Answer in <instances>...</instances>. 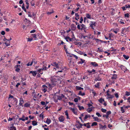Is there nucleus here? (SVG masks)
<instances>
[{
	"label": "nucleus",
	"mask_w": 130,
	"mask_h": 130,
	"mask_svg": "<svg viewBox=\"0 0 130 130\" xmlns=\"http://www.w3.org/2000/svg\"><path fill=\"white\" fill-rule=\"evenodd\" d=\"M61 83L60 81L58 79L57 77L54 76L51 81V83H48L47 85L50 88H52L56 85H58Z\"/></svg>",
	"instance_id": "1"
},
{
	"label": "nucleus",
	"mask_w": 130,
	"mask_h": 130,
	"mask_svg": "<svg viewBox=\"0 0 130 130\" xmlns=\"http://www.w3.org/2000/svg\"><path fill=\"white\" fill-rule=\"evenodd\" d=\"M96 22H95L90 21V26L91 27L92 29H94V28L93 27L95 26V24Z\"/></svg>",
	"instance_id": "2"
},
{
	"label": "nucleus",
	"mask_w": 130,
	"mask_h": 130,
	"mask_svg": "<svg viewBox=\"0 0 130 130\" xmlns=\"http://www.w3.org/2000/svg\"><path fill=\"white\" fill-rule=\"evenodd\" d=\"M51 65L55 67L57 69L59 68L58 64L56 62H54L52 63Z\"/></svg>",
	"instance_id": "3"
},
{
	"label": "nucleus",
	"mask_w": 130,
	"mask_h": 130,
	"mask_svg": "<svg viewBox=\"0 0 130 130\" xmlns=\"http://www.w3.org/2000/svg\"><path fill=\"white\" fill-rule=\"evenodd\" d=\"M64 118L63 116H61L58 118L59 121L61 122H63L64 120Z\"/></svg>",
	"instance_id": "4"
},
{
	"label": "nucleus",
	"mask_w": 130,
	"mask_h": 130,
	"mask_svg": "<svg viewBox=\"0 0 130 130\" xmlns=\"http://www.w3.org/2000/svg\"><path fill=\"white\" fill-rule=\"evenodd\" d=\"M20 100H19V105L20 106H23L22 104L24 102L23 99L22 98H20Z\"/></svg>",
	"instance_id": "5"
},
{
	"label": "nucleus",
	"mask_w": 130,
	"mask_h": 130,
	"mask_svg": "<svg viewBox=\"0 0 130 130\" xmlns=\"http://www.w3.org/2000/svg\"><path fill=\"white\" fill-rule=\"evenodd\" d=\"M57 96L58 97V99L59 100H61L64 97V96L63 94H61Z\"/></svg>",
	"instance_id": "6"
},
{
	"label": "nucleus",
	"mask_w": 130,
	"mask_h": 130,
	"mask_svg": "<svg viewBox=\"0 0 130 130\" xmlns=\"http://www.w3.org/2000/svg\"><path fill=\"white\" fill-rule=\"evenodd\" d=\"M29 74H32V76L35 77L36 75L37 72L36 71H30L29 72Z\"/></svg>",
	"instance_id": "7"
},
{
	"label": "nucleus",
	"mask_w": 130,
	"mask_h": 130,
	"mask_svg": "<svg viewBox=\"0 0 130 130\" xmlns=\"http://www.w3.org/2000/svg\"><path fill=\"white\" fill-rule=\"evenodd\" d=\"M95 70L94 69H93L91 71H90L89 70H88L87 71V72L89 73V75H90V74H95Z\"/></svg>",
	"instance_id": "8"
},
{
	"label": "nucleus",
	"mask_w": 130,
	"mask_h": 130,
	"mask_svg": "<svg viewBox=\"0 0 130 130\" xmlns=\"http://www.w3.org/2000/svg\"><path fill=\"white\" fill-rule=\"evenodd\" d=\"M71 29L73 31L75 30L76 28V25L73 24L71 25Z\"/></svg>",
	"instance_id": "9"
},
{
	"label": "nucleus",
	"mask_w": 130,
	"mask_h": 130,
	"mask_svg": "<svg viewBox=\"0 0 130 130\" xmlns=\"http://www.w3.org/2000/svg\"><path fill=\"white\" fill-rule=\"evenodd\" d=\"M90 64L94 67H96L98 66V64L95 62H90Z\"/></svg>",
	"instance_id": "10"
},
{
	"label": "nucleus",
	"mask_w": 130,
	"mask_h": 130,
	"mask_svg": "<svg viewBox=\"0 0 130 130\" xmlns=\"http://www.w3.org/2000/svg\"><path fill=\"white\" fill-rule=\"evenodd\" d=\"M99 128L100 129H105L107 127V126L106 125H104V126H103L102 125L100 124H99Z\"/></svg>",
	"instance_id": "11"
},
{
	"label": "nucleus",
	"mask_w": 130,
	"mask_h": 130,
	"mask_svg": "<svg viewBox=\"0 0 130 130\" xmlns=\"http://www.w3.org/2000/svg\"><path fill=\"white\" fill-rule=\"evenodd\" d=\"M80 61H79L78 62L77 64H82L83 63H84L85 60H83L82 59H80Z\"/></svg>",
	"instance_id": "12"
},
{
	"label": "nucleus",
	"mask_w": 130,
	"mask_h": 130,
	"mask_svg": "<svg viewBox=\"0 0 130 130\" xmlns=\"http://www.w3.org/2000/svg\"><path fill=\"white\" fill-rule=\"evenodd\" d=\"M19 67H20V65H18V64L17 65L15 66V67L16 68V69H15V71L17 72H19L20 71V68H19Z\"/></svg>",
	"instance_id": "13"
},
{
	"label": "nucleus",
	"mask_w": 130,
	"mask_h": 130,
	"mask_svg": "<svg viewBox=\"0 0 130 130\" xmlns=\"http://www.w3.org/2000/svg\"><path fill=\"white\" fill-rule=\"evenodd\" d=\"M127 30V29L126 28H124V29L123 28V29L121 31V33L122 34H123L126 35V32Z\"/></svg>",
	"instance_id": "14"
},
{
	"label": "nucleus",
	"mask_w": 130,
	"mask_h": 130,
	"mask_svg": "<svg viewBox=\"0 0 130 130\" xmlns=\"http://www.w3.org/2000/svg\"><path fill=\"white\" fill-rule=\"evenodd\" d=\"M70 109L72 110V112L74 113V114L76 115H77V112L75 111V109L74 108H71Z\"/></svg>",
	"instance_id": "15"
},
{
	"label": "nucleus",
	"mask_w": 130,
	"mask_h": 130,
	"mask_svg": "<svg viewBox=\"0 0 130 130\" xmlns=\"http://www.w3.org/2000/svg\"><path fill=\"white\" fill-rule=\"evenodd\" d=\"M117 78V76L116 74H113L112 75V76L111 77L112 79H116Z\"/></svg>",
	"instance_id": "16"
},
{
	"label": "nucleus",
	"mask_w": 130,
	"mask_h": 130,
	"mask_svg": "<svg viewBox=\"0 0 130 130\" xmlns=\"http://www.w3.org/2000/svg\"><path fill=\"white\" fill-rule=\"evenodd\" d=\"M75 19L77 20H78L79 19V15L77 13H76L75 14Z\"/></svg>",
	"instance_id": "17"
},
{
	"label": "nucleus",
	"mask_w": 130,
	"mask_h": 130,
	"mask_svg": "<svg viewBox=\"0 0 130 130\" xmlns=\"http://www.w3.org/2000/svg\"><path fill=\"white\" fill-rule=\"evenodd\" d=\"M51 122V121L50 119L48 118L45 122L48 124H49Z\"/></svg>",
	"instance_id": "18"
},
{
	"label": "nucleus",
	"mask_w": 130,
	"mask_h": 130,
	"mask_svg": "<svg viewBox=\"0 0 130 130\" xmlns=\"http://www.w3.org/2000/svg\"><path fill=\"white\" fill-rule=\"evenodd\" d=\"M93 119H94V120L95 121L99 122L101 121V120L100 119H99L98 117H94Z\"/></svg>",
	"instance_id": "19"
},
{
	"label": "nucleus",
	"mask_w": 130,
	"mask_h": 130,
	"mask_svg": "<svg viewBox=\"0 0 130 130\" xmlns=\"http://www.w3.org/2000/svg\"><path fill=\"white\" fill-rule=\"evenodd\" d=\"M41 70L43 71V70H46L48 68L46 66H45V65H44L43 67L42 68H40Z\"/></svg>",
	"instance_id": "20"
},
{
	"label": "nucleus",
	"mask_w": 130,
	"mask_h": 130,
	"mask_svg": "<svg viewBox=\"0 0 130 130\" xmlns=\"http://www.w3.org/2000/svg\"><path fill=\"white\" fill-rule=\"evenodd\" d=\"M41 70L40 68L38 69L37 70V71L38 73H40L41 74H43V72Z\"/></svg>",
	"instance_id": "21"
},
{
	"label": "nucleus",
	"mask_w": 130,
	"mask_h": 130,
	"mask_svg": "<svg viewBox=\"0 0 130 130\" xmlns=\"http://www.w3.org/2000/svg\"><path fill=\"white\" fill-rule=\"evenodd\" d=\"M98 101L101 103H103V102H105L104 99L102 98H101L99 99L98 100Z\"/></svg>",
	"instance_id": "22"
},
{
	"label": "nucleus",
	"mask_w": 130,
	"mask_h": 130,
	"mask_svg": "<svg viewBox=\"0 0 130 130\" xmlns=\"http://www.w3.org/2000/svg\"><path fill=\"white\" fill-rule=\"evenodd\" d=\"M76 90H83L84 88H83L79 86H77L76 87Z\"/></svg>",
	"instance_id": "23"
},
{
	"label": "nucleus",
	"mask_w": 130,
	"mask_h": 130,
	"mask_svg": "<svg viewBox=\"0 0 130 130\" xmlns=\"http://www.w3.org/2000/svg\"><path fill=\"white\" fill-rule=\"evenodd\" d=\"M32 125L33 126H36L37 125V123L36 121H32Z\"/></svg>",
	"instance_id": "24"
},
{
	"label": "nucleus",
	"mask_w": 130,
	"mask_h": 130,
	"mask_svg": "<svg viewBox=\"0 0 130 130\" xmlns=\"http://www.w3.org/2000/svg\"><path fill=\"white\" fill-rule=\"evenodd\" d=\"M78 94L79 95H81L82 96H84L85 95V92L82 93L81 91H79L78 93Z\"/></svg>",
	"instance_id": "25"
},
{
	"label": "nucleus",
	"mask_w": 130,
	"mask_h": 130,
	"mask_svg": "<svg viewBox=\"0 0 130 130\" xmlns=\"http://www.w3.org/2000/svg\"><path fill=\"white\" fill-rule=\"evenodd\" d=\"M75 39V38L74 37V35H73L72 38H70L69 39V40L70 41H73Z\"/></svg>",
	"instance_id": "26"
},
{
	"label": "nucleus",
	"mask_w": 130,
	"mask_h": 130,
	"mask_svg": "<svg viewBox=\"0 0 130 130\" xmlns=\"http://www.w3.org/2000/svg\"><path fill=\"white\" fill-rule=\"evenodd\" d=\"M77 107L79 108V109L80 110H81L82 109H84V108L82 106H80L79 105H77Z\"/></svg>",
	"instance_id": "27"
},
{
	"label": "nucleus",
	"mask_w": 130,
	"mask_h": 130,
	"mask_svg": "<svg viewBox=\"0 0 130 130\" xmlns=\"http://www.w3.org/2000/svg\"><path fill=\"white\" fill-rule=\"evenodd\" d=\"M81 26L82 27V28H81L80 30H82L84 29H86V27L83 24H82L81 25Z\"/></svg>",
	"instance_id": "28"
},
{
	"label": "nucleus",
	"mask_w": 130,
	"mask_h": 130,
	"mask_svg": "<svg viewBox=\"0 0 130 130\" xmlns=\"http://www.w3.org/2000/svg\"><path fill=\"white\" fill-rule=\"evenodd\" d=\"M31 35L32 36V37L35 39V40H37V38L36 36L37 35L36 34H32Z\"/></svg>",
	"instance_id": "29"
},
{
	"label": "nucleus",
	"mask_w": 130,
	"mask_h": 130,
	"mask_svg": "<svg viewBox=\"0 0 130 130\" xmlns=\"http://www.w3.org/2000/svg\"><path fill=\"white\" fill-rule=\"evenodd\" d=\"M109 40H110L111 38L112 37H113L114 35L112 33L109 34Z\"/></svg>",
	"instance_id": "30"
},
{
	"label": "nucleus",
	"mask_w": 130,
	"mask_h": 130,
	"mask_svg": "<svg viewBox=\"0 0 130 130\" xmlns=\"http://www.w3.org/2000/svg\"><path fill=\"white\" fill-rule=\"evenodd\" d=\"M66 54H68V55H67L68 56H70V57H73V55H71L72 54H71L70 53H68V52L67 51V49L66 50Z\"/></svg>",
	"instance_id": "31"
},
{
	"label": "nucleus",
	"mask_w": 130,
	"mask_h": 130,
	"mask_svg": "<svg viewBox=\"0 0 130 130\" xmlns=\"http://www.w3.org/2000/svg\"><path fill=\"white\" fill-rule=\"evenodd\" d=\"M79 125H78L76 126V127L77 129H79L80 128H82V126H83V124H80Z\"/></svg>",
	"instance_id": "32"
},
{
	"label": "nucleus",
	"mask_w": 130,
	"mask_h": 130,
	"mask_svg": "<svg viewBox=\"0 0 130 130\" xmlns=\"http://www.w3.org/2000/svg\"><path fill=\"white\" fill-rule=\"evenodd\" d=\"M123 56L126 60L128 59L129 58V57L128 56L126 55H123Z\"/></svg>",
	"instance_id": "33"
},
{
	"label": "nucleus",
	"mask_w": 130,
	"mask_h": 130,
	"mask_svg": "<svg viewBox=\"0 0 130 130\" xmlns=\"http://www.w3.org/2000/svg\"><path fill=\"white\" fill-rule=\"evenodd\" d=\"M30 104L29 103H25L24 105V106L25 107H29L30 106Z\"/></svg>",
	"instance_id": "34"
},
{
	"label": "nucleus",
	"mask_w": 130,
	"mask_h": 130,
	"mask_svg": "<svg viewBox=\"0 0 130 130\" xmlns=\"http://www.w3.org/2000/svg\"><path fill=\"white\" fill-rule=\"evenodd\" d=\"M125 105H123V107H121V110L122 113H124L125 112L124 109H123V107H124Z\"/></svg>",
	"instance_id": "35"
},
{
	"label": "nucleus",
	"mask_w": 130,
	"mask_h": 130,
	"mask_svg": "<svg viewBox=\"0 0 130 130\" xmlns=\"http://www.w3.org/2000/svg\"><path fill=\"white\" fill-rule=\"evenodd\" d=\"M86 16L87 18L89 19H91V15L87 13L86 14Z\"/></svg>",
	"instance_id": "36"
},
{
	"label": "nucleus",
	"mask_w": 130,
	"mask_h": 130,
	"mask_svg": "<svg viewBox=\"0 0 130 130\" xmlns=\"http://www.w3.org/2000/svg\"><path fill=\"white\" fill-rule=\"evenodd\" d=\"M24 6H25L24 4H23V5H22V9L25 12H26V9L25 8Z\"/></svg>",
	"instance_id": "37"
},
{
	"label": "nucleus",
	"mask_w": 130,
	"mask_h": 130,
	"mask_svg": "<svg viewBox=\"0 0 130 130\" xmlns=\"http://www.w3.org/2000/svg\"><path fill=\"white\" fill-rule=\"evenodd\" d=\"M16 127L14 126L11 127L10 128V130H16Z\"/></svg>",
	"instance_id": "38"
},
{
	"label": "nucleus",
	"mask_w": 130,
	"mask_h": 130,
	"mask_svg": "<svg viewBox=\"0 0 130 130\" xmlns=\"http://www.w3.org/2000/svg\"><path fill=\"white\" fill-rule=\"evenodd\" d=\"M33 63V61H31L30 63V62H28V63H27L26 65L27 66H31L32 65V64Z\"/></svg>",
	"instance_id": "39"
},
{
	"label": "nucleus",
	"mask_w": 130,
	"mask_h": 130,
	"mask_svg": "<svg viewBox=\"0 0 130 130\" xmlns=\"http://www.w3.org/2000/svg\"><path fill=\"white\" fill-rule=\"evenodd\" d=\"M97 125V123L96 122H93L92 123V124L91 125V126H96V125Z\"/></svg>",
	"instance_id": "40"
},
{
	"label": "nucleus",
	"mask_w": 130,
	"mask_h": 130,
	"mask_svg": "<svg viewBox=\"0 0 130 130\" xmlns=\"http://www.w3.org/2000/svg\"><path fill=\"white\" fill-rule=\"evenodd\" d=\"M100 86V83H97L95 85V86L96 88H99Z\"/></svg>",
	"instance_id": "41"
},
{
	"label": "nucleus",
	"mask_w": 130,
	"mask_h": 130,
	"mask_svg": "<svg viewBox=\"0 0 130 130\" xmlns=\"http://www.w3.org/2000/svg\"><path fill=\"white\" fill-rule=\"evenodd\" d=\"M92 111V108H89L87 110V111L89 113H90Z\"/></svg>",
	"instance_id": "42"
},
{
	"label": "nucleus",
	"mask_w": 130,
	"mask_h": 130,
	"mask_svg": "<svg viewBox=\"0 0 130 130\" xmlns=\"http://www.w3.org/2000/svg\"><path fill=\"white\" fill-rule=\"evenodd\" d=\"M102 111L104 113H106L107 111V110L106 109H104L103 108H102L101 109Z\"/></svg>",
	"instance_id": "43"
},
{
	"label": "nucleus",
	"mask_w": 130,
	"mask_h": 130,
	"mask_svg": "<svg viewBox=\"0 0 130 130\" xmlns=\"http://www.w3.org/2000/svg\"><path fill=\"white\" fill-rule=\"evenodd\" d=\"M111 112L110 111H109L107 112L106 113V115L109 116V115L111 114Z\"/></svg>",
	"instance_id": "44"
},
{
	"label": "nucleus",
	"mask_w": 130,
	"mask_h": 130,
	"mask_svg": "<svg viewBox=\"0 0 130 130\" xmlns=\"http://www.w3.org/2000/svg\"><path fill=\"white\" fill-rule=\"evenodd\" d=\"M101 79L100 78L98 77V78L95 79V81H100Z\"/></svg>",
	"instance_id": "45"
},
{
	"label": "nucleus",
	"mask_w": 130,
	"mask_h": 130,
	"mask_svg": "<svg viewBox=\"0 0 130 130\" xmlns=\"http://www.w3.org/2000/svg\"><path fill=\"white\" fill-rule=\"evenodd\" d=\"M80 21H79V23H82V22L83 21V19L82 17H81L80 19Z\"/></svg>",
	"instance_id": "46"
},
{
	"label": "nucleus",
	"mask_w": 130,
	"mask_h": 130,
	"mask_svg": "<svg viewBox=\"0 0 130 130\" xmlns=\"http://www.w3.org/2000/svg\"><path fill=\"white\" fill-rule=\"evenodd\" d=\"M42 90L44 93H45L47 90V89L46 88H42Z\"/></svg>",
	"instance_id": "47"
},
{
	"label": "nucleus",
	"mask_w": 130,
	"mask_h": 130,
	"mask_svg": "<svg viewBox=\"0 0 130 130\" xmlns=\"http://www.w3.org/2000/svg\"><path fill=\"white\" fill-rule=\"evenodd\" d=\"M130 95V93L126 91L125 92V95L127 96H129Z\"/></svg>",
	"instance_id": "48"
},
{
	"label": "nucleus",
	"mask_w": 130,
	"mask_h": 130,
	"mask_svg": "<svg viewBox=\"0 0 130 130\" xmlns=\"http://www.w3.org/2000/svg\"><path fill=\"white\" fill-rule=\"evenodd\" d=\"M70 37L69 36H66L65 37V39L67 41H68V40H69Z\"/></svg>",
	"instance_id": "49"
},
{
	"label": "nucleus",
	"mask_w": 130,
	"mask_h": 130,
	"mask_svg": "<svg viewBox=\"0 0 130 130\" xmlns=\"http://www.w3.org/2000/svg\"><path fill=\"white\" fill-rule=\"evenodd\" d=\"M96 114L98 117H101L102 116L100 115V113L98 112H97L96 113Z\"/></svg>",
	"instance_id": "50"
},
{
	"label": "nucleus",
	"mask_w": 130,
	"mask_h": 130,
	"mask_svg": "<svg viewBox=\"0 0 130 130\" xmlns=\"http://www.w3.org/2000/svg\"><path fill=\"white\" fill-rule=\"evenodd\" d=\"M124 16L125 17L128 18L129 17V14L128 13L125 14H124Z\"/></svg>",
	"instance_id": "51"
},
{
	"label": "nucleus",
	"mask_w": 130,
	"mask_h": 130,
	"mask_svg": "<svg viewBox=\"0 0 130 130\" xmlns=\"http://www.w3.org/2000/svg\"><path fill=\"white\" fill-rule=\"evenodd\" d=\"M114 96L113 95H110L107 98L108 99L109 98V99H112L114 97Z\"/></svg>",
	"instance_id": "52"
},
{
	"label": "nucleus",
	"mask_w": 130,
	"mask_h": 130,
	"mask_svg": "<svg viewBox=\"0 0 130 130\" xmlns=\"http://www.w3.org/2000/svg\"><path fill=\"white\" fill-rule=\"evenodd\" d=\"M125 7L126 8H130V5H125Z\"/></svg>",
	"instance_id": "53"
},
{
	"label": "nucleus",
	"mask_w": 130,
	"mask_h": 130,
	"mask_svg": "<svg viewBox=\"0 0 130 130\" xmlns=\"http://www.w3.org/2000/svg\"><path fill=\"white\" fill-rule=\"evenodd\" d=\"M90 39H92L93 40H95V38L94 37V36L93 35H92L91 37L90 38Z\"/></svg>",
	"instance_id": "54"
},
{
	"label": "nucleus",
	"mask_w": 130,
	"mask_h": 130,
	"mask_svg": "<svg viewBox=\"0 0 130 130\" xmlns=\"http://www.w3.org/2000/svg\"><path fill=\"white\" fill-rule=\"evenodd\" d=\"M73 55V57H74L75 58H76V59H78V57L76 55H74V54H72L71 55Z\"/></svg>",
	"instance_id": "55"
},
{
	"label": "nucleus",
	"mask_w": 130,
	"mask_h": 130,
	"mask_svg": "<svg viewBox=\"0 0 130 130\" xmlns=\"http://www.w3.org/2000/svg\"><path fill=\"white\" fill-rule=\"evenodd\" d=\"M41 103L42 105H45L46 104L45 102L44 101H41Z\"/></svg>",
	"instance_id": "56"
},
{
	"label": "nucleus",
	"mask_w": 130,
	"mask_h": 130,
	"mask_svg": "<svg viewBox=\"0 0 130 130\" xmlns=\"http://www.w3.org/2000/svg\"><path fill=\"white\" fill-rule=\"evenodd\" d=\"M32 61H33V63H34V64H36L37 63V61H35V59H33Z\"/></svg>",
	"instance_id": "57"
},
{
	"label": "nucleus",
	"mask_w": 130,
	"mask_h": 130,
	"mask_svg": "<svg viewBox=\"0 0 130 130\" xmlns=\"http://www.w3.org/2000/svg\"><path fill=\"white\" fill-rule=\"evenodd\" d=\"M42 88H46V89H47V87L45 85H43L42 86Z\"/></svg>",
	"instance_id": "58"
},
{
	"label": "nucleus",
	"mask_w": 130,
	"mask_h": 130,
	"mask_svg": "<svg viewBox=\"0 0 130 130\" xmlns=\"http://www.w3.org/2000/svg\"><path fill=\"white\" fill-rule=\"evenodd\" d=\"M54 12V11L53 10H52V11L51 12H47V14L48 15H50L53 13Z\"/></svg>",
	"instance_id": "59"
},
{
	"label": "nucleus",
	"mask_w": 130,
	"mask_h": 130,
	"mask_svg": "<svg viewBox=\"0 0 130 130\" xmlns=\"http://www.w3.org/2000/svg\"><path fill=\"white\" fill-rule=\"evenodd\" d=\"M32 38H28V39H27V41H32Z\"/></svg>",
	"instance_id": "60"
},
{
	"label": "nucleus",
	"mask_w": 130,
	"mask_h": 130,
	"mask_svg": "<svg viewBox=\"0 0 130 130\" xmlns=\"http://www.w3.org/2000/svg\"><path fill=\"white\" fill-rule=\"evenodd\" d=\"M88 118V116L87 115H85V117L84 118V120L85 121L86 120V119Z\"/></svg>",
	"instance_id": "61"
},
{
	"label": "nucleus",
	"mask_w": 130,
	"mask_h": 130,
	"mask_svg": "<svg viewBox=\"0 0 130 130\" xmlns=\"http://www.w3.org/2000/svg\"><path fill=\"white\" fill-rule=\"evenodd\" d=\"M78 99L77 98H75L74 99V101L75 102H78Z\"/></svg>",
	"instance_id": "62"
},
{
	"label": "nucleus",
	"mask_w": 130,
	"mask_h": 130,
	"mask_svg": "<svg viewBox=\"0 0 130 130\" xmlns=\"http://www.w3.org/2000/svg\"><path fill=\"white\" fill-rule=\"evenodd\" d=\"M95 41L96 42L99 43L100 41V40H99L98 39H96L95 38Z\"/></svg>",
	"instance_id": "63"
},
{
	"label": "nucleus",
	"mask_w": 130,
	"mask_h": 130,
	"mask_svg": "<svg viewBox=\"0 0 130 130\" xmlns=\"http://www.w3.org/2000/svg\"><path fill=\"white\" fill-rule=\"evenodd\" d=\"M119 67H120L121 69H122L123 68V67H124L122 64H119Z\"/></svg>",
	"instance_id": "64"
}]
</instances>
